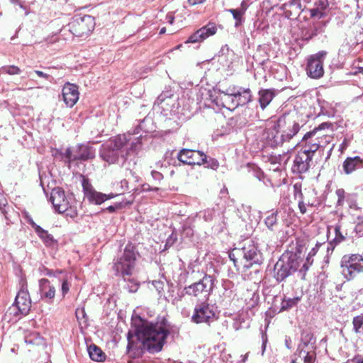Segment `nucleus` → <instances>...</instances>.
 Returning a JSON list of instances; mask_svg holds the SVG:
<instances>
[{
	"label": "nucleus",
	"instance_id": "nucleus-1",
	"mask_svg": "<svg viewBox=\"0 0 363 363\" xmlns=\"http://www.w3.org/2000/svg\"><path fill=\"white\" fill-rule=\"evenodd\" d=\"M132 326L137 340H133V335L129 331L127 335L128 352L139 355L143 348L152 354L162 350L169 333V326L164 321L152 323L136 316L132 318Z\"/></svg>",
	"mask_w": 363,
	"mask_h": 363
},
{
	"label": "nucleus",
	"instance_id": "nucleus-2",
	"mask_svg": "<svg viewBox=\"0 0 363 363\" xmlns=\"http://www.w3.org/2000/svg\"><path fill=\"white\" fill-rule=\"evenodd\" d=\"M301 126L290 113H284L277 119H271L264 129L262 138L272 147H278L289 143L299 132Z\"/></svg>",
	"mask_w": 363,
	"mask_h": 363
},
{
	"label": "nucleus",
	"instance_id": "nucleus-3",
	"mask_svg": "<svg viewBox=\"0 0 363 363\" xmlns=\"http://www.w3.org/2000/svg\"><path fill=\"white\" fill-rule=\"evenodd\" d=\"M129 135H118L111 138L101 145L99 155L101 159L108 164L119 163L123 165L128 157L131 152H137L140 147V140L138 138L135 141H131Z\"/></svg>",
	"mask_w": 363,
	"mask_h": 363
},
{
	"label": "nucleus",
	"instance_id": "nucleus-4",
	"mask_svg": "<svg viewBox=\"0 0 363 363\" xmlns=\"http://www.w3.org/2000/svg\"><path fill=\"white\" fill-rule=\"evenodd\" d=\"M31 308V300L26 286L23 285L18 292L14 303L4 314V320L16 323L23 316L27 315Z\"/></svg>",
	"mask_w": 363,
	"mask_h": 363
},
{
	"label": "nucleus",
	"instance_id": "nucleus-5",
	"mask_svg": "<svg viewBox=\"0 0 363 363\" xmlns=\"http://www.w3.org/2000/svg\"><path fill=\"white\" fill-rule=\"evenodd\" d=\"M302 262L301 257L295 253L282 255L274 267V277L279 282L295 272Z\"/></svg>",
	"mask_w": 363,
	"mask_h": 363
},
{
	"label": "nucleus",
	"instance_id": "nucleus-6",
	"mask_svg": "<svg viewBox=\"0 0 363 363\" xmlns=\"http://www.w3.org/2000/svg\"><path fill=\"white\" fill-rule=\"evenodd\" d=\"M137 252L132 244H128L118 255L113 264L116 274L124 277L132 274L135 265Z\"/></svg>",
	"mask_w": 363,
	"mask_h": 363
},
{
	"label": "nucleus",
	"instance_id": "nucleus-7",
	"mask_svg": "<svg viewBox=\"0 0 363 363\" xmlns=\"http://www.w3.org/2000/svg\"><path fill=\"white\" fill-rule=\"evenodd\" d=\"M340 273L347 281L354 279L363 273V256L359 254H347L340 262Z\"/></svg>",
	"mask_w": 363,
	"mask_h": 363
},
{
	"label": "nucleus",
	"instance_id": "nucleus-8",
	"mask_svg": "<svg viewBox=\"0 0 363 363\" xmlns=\"http://www.w3.org/2000/svg\"><path fill=\"white\" fill-rule=\"evenodd\" d=\"M214 279L205 275L199 281L184 288L186 294L196 298H208L213 291Z\"/></svg>",
	"mask_w": 363,
	"mask_h": 363
},
{
	"label": "nucleus",
	"instance_id": "nucleus-9",
	"mask_svg": "<svg viewBox=\"0 0 363 363\" xmlns=\"http://www.w3.org/2000/svg\"><path fill=\"white\" fill-rule=\"evenodd\" d=\"M330 126L331 123H323L313 130L306 133L299 143L301 150L313 157L320 149V144L318 143V138L316 137L317 133L320 130L329 128Z\"/></svg>",
	"mask_w": 363,
	"mask_h": 363
},
{
	"label": "nucleus",
	"instance_id": "nucleus-10",
	"mask_svg": "<svg viewBox=\"0 0 363 363\" xmlns=\"http://www.w3.org/2000/svg\"><path fill=\"white\" fill-rule=\"evenodd\" d=\"M94 18L89 15L78 18L69 24L70 32L77 37L89 35L94 30Z\"/></svg>",
	"mask_w": 363,
	"mask_h": 363
},
{
	"label": "nucleus",
	"instance_id": "nucleus-11",
	"mask_svg": "<svg viewBox=\"0 0 363 363\" xmlns=\"http://www.w3.org/2000/svg\"><path fill=\"white\" fill-rule=\"evenodd\" d=\"M95 149L86 145H78L73 148H67L65 157L69 162L82 160L86 161L94 158Z\"/></svg>",
	"mask_w": 363,
	"mask_h": 363
},
{
	"label": "nucleus",
	"instance_id": "nucleus-12",
	"mask_svg": "<svg viewBox=\"0 0 363 363\" xmlns=\"http://www.w3.org/2000/svg\"><path fill=\"white\" fill-rule=\"evenodd\" d=\"M216 319L215 307L206 302L196 305L191 320L196 323H209Z\"/></svg>",
	"mask_w": 363,
	"mask_h": 363
},
{
	"label": "nucleus",
	"instance_id": "nucleus-13",
	"mask_svg": "<svg viewBox=\"0 0 363 363\" xmlns=\"http://www.w3.org/2000/svg\"><path fill=\"white\" fill-rule=\"evenodd\" d=\"M326 55L327 52L322 50L310 57L306 69L308 77L319 79L323 76V62Z\"/></svg>",
	"mask_w": 363,
	"mask_h": 363
},
{
	"label": "nucleus",
	"instance_id": "nucleus-14",
	"mask_svg": "<svg viewBox=\"0 0 363 363\" xmlns=\"http://www.w3.org/2000/svg\"><path fill=\"white\" fill-rule=\"evenodd\" d=\"M236 252L242 253L243 258L247 262L245 267L247 268H250L253 264L260 265L263 262L262 254L253 244L244 246L240 250H236Z\"/></svg>",
	"mask_w": 363,
	"mask_h": 363
},
{
	"label": "nucleus",
	"instance_id": "nucleus-15",
	"mask_svg": "<svg viewBox=\"0 0 363 363\" xmlns=\"http://www.w3.org/2000/svg\"><path fill=\"white\" fill-rule=\"evenodd\" d=\"M177 159L185 164L201 165L206 160V155L198 150L182 149L178 153Z\"/></svg>",
	"mask_w": 363,
	"mask_h": 363
},
{
	"label": "nucleus",
	"instance_id": "nucleus-16",
	"mask_svg": "<svg viewBox=\"0 0 363 363\" xmlns=\"http://www.w3.org/2000/svg\"><path fill=\"white\" fill-rule=\"evenodd\" d=\"M82 186L85 198L93 204L100 205L105 201L116 196L113 194H106L96 191L92 186L85 180H84Z\"/></svg>",
	"mask_w": 363,
	"mask_h": 363
},
{
	"label": "nucleus",
	"instance_id": "nucleus-17",
	"mask_svg": "<svg viewBox=\"0 0 363 363\" xmlns=\"http://www.w3.org/2000/svg\"><path fill=\"white\" fill-rule=\"evenodd\" d=\"M313 157L312 155L304 152L301 150L298 151L294 160L293 172L298 174L306 172L311 167Z\"/></svg>",
	"mask_w": 363,
	"mask_h": 363
},
{
	"label": "nucleus",
	"instance_id": "nucleus-18",
	"mask_svg": "<svg viewBox=\"0 0 363 363\" xmlns=\"http://www.w3.org/2000/svg\"><path fill=\"white\" fill-rule=\"evenodd\" d=\"M50 200L55 211L60 213H62L63 211H65L69 204L65 197V191L60 188H55L52 189Z\"/></svg>",
	"mask_w": 363,
	"mask_h": 363
},
{
	"label": "nucleus",
	"instance_id": "nucleus-19",
	"mask_svg": "<svg viewBox=\"0 0 363 363\" xmlns=\"http://www.w3.org/2000/svg\"><path fill=\"white\" fill-rule=\"evenodd\" d=\"M62 95L65 104L72 107L79 99L78 87L73 84L67 83L62 88Z\"/></svg>",
	"mask_w": 363,
	"mask_h": 363
},
{
	"label": "nucleus",
	"instance_id": "nucleus-20",
	"mask_svg": "<svg viewBox=\"0 0 363 363\" xmlns=\"http://www.w3.org/2000/svg\"><path fill=\"white\" fill-rule=\"evenodd\" d=\"M233 93L231 86L228 88L225 91H221L215 99L216 104L228 110H234L238 106L235 100L234 96L230 94Z\"/></svg>",
	"mask_w": 363,
	"mask_h": 363
},
{
	"label": "nucleus",
	"instance_id": "nucleus-21",
	"mask_svg": "<svg viewBox=\"0 0 363 363\" xmlns=\"http://www.w3.org/2000/svg\"><path fill=\"white\" fill-rule=\"evenodd\" d=\"M233 93L230 94L234 96L237 106H244L252 101V92L249 88L241 86H231Z\"/></svg>",
	"mask_w": 363,
	"mask_h": 363
},
{
	"label": "nucleus",
	"instance_id": "nucleus-22",
	"mask_svg": "<svg viewBox=\"0 0 363 363\" xmlns=\"http://www.w3.org/2000/svg\"><path fill=\"white\" fill-rule=\"evenodd\" d=\"M216 30L217 28L214 23H208L192 34L189 38L188 42L192 43L199 42L214 35L216 33Z\"/></svg>",
	"mask_w": 363,
	"mask_h": 363
},
{
	"label": "nucleus",
	"instance_id": "nucleus-23",
	"mask_svg": "<svg viewBox=\"0 0 363 363\" xmlns=\"http://www.w3.org/2000/svg\"><path fill=\"white\" fill-rule=\"evenodd\" d=\"M41 298L51 302L55 296V288L47 279H41L39 281Z\"/></svg>",
	"mask_w": 363,
	"mask_h": 363
},
{
	"label": "nucleus",
	"instance_id": "nucleus-24",
	"mask_svg": "<svg viewBox=\"0 0 363 363\" xmlns=\"http://www.w3.org/2000/svg\"><path fill=\"white\" fill-rule=\"evenodd\" d=\"M342 168L346 174H350L354 171L363 168V160L359 156L348 157L344 161Z\"/></svg>",
	"mask_w": 363,
	"mask_h": 363
},
{
	"label": "nucleus",
	"instance_id": "nucleus-25",
	"mask_svg": "<svg viewBox=\"0 0 363 363\" xmlns=\"http://www.w3.org/2000/svg\"><path fill=\"white\" fill-rule=\"evenodd\" d=\"M34 228L35 233L43 241L45 245L48 247H53L57 244V240L54 239L53 236L48 233V232L43 229L40 226L35 224L33 221L30 223Z\"/></svg>",
	"mask_w": 363,
	"mask_h": 363
},
{
	"label": "nucleus",
	"instance_id": "nucleus-26",
	"mask_svg": "<svg viewBox=\"0 0 363 363\" xmlns=\"http://www.w3.org/2000/svg\"><path fill=\"white\" fill-rule=\"evenodd\" d=\"M286 6L289 7V10L286 11L289 16L306 11L307 4L305 0H291Z\"/></svg>",
	"mask_w": 363,
	"mask_h": 363
},
{
	"label": "nucleus",
	"instance_id": "nucleus-27",
	"mask_svg": "<svg viewBox=\"0 0 363 363\" xmlns=\"http://www.w3.org/2000/svg\"><path fill=\"white\" fill-rule=\"evenodd\" d=\"M153 129L152 127V121L150 117H145L140 123L135 126L133 132H128L127 135H129V138H130L131 135H138L140 133V130H143L145 133H148L152 131Z\"/></svg>",
	"mask_w": 363,
	"mask_h": 363
},
{
	"label": "nucleus",
	"instance_id": "nucleus-28",
	"mask_svg": "<svg viewBox=\"0 0 363 363\" xmlns=\"http://www.w3.org/2000/svg\"><path fill=\"white\" fill-rule=\"evenodd\" d=\"M258 95L259 106L262 110L270 104L275 96L272 89H261L259 91Z\"/></svg>",
	"mask_w": 363,
	"mask_h": 363
},
{
	"label": "nucleus",
	"instance_id": "nucleus-29",
	"mask_svg": "<svg viewBox=\"0 0 363 363\" xmlns=\"http://www.w3.org/2000/svg\"><path fill=\"white\" fill-rule=\"evenodd\" d=\"M315 342V338L311 332L304 331L301 335V343L299 345L298 349L306 347L308 350H314Z\"/></svg>",
	"mask_w": 363,
	"mask_h": 363
},
{
	"label": "nucleus",
	"instance_id": "nucleus-30",
	"mask_svg": "<svg viewBox=\"0 0 363 363\" xmlns=\"http://www.w3.org/2000/svg\"><path fill=\"white\" fill-rule=\"evenodd\" d=\"M184 289L182 291L176 290L172 284L167 291V296L166 297L168 301H170L173 305H177L180 302L185 295Z\"/></svg>",
	"mask_w": 363,
	"mask_h": 363
},
{
	"label": "nucleus",
	"instance_id": "nucleus-31",
	"mask_svg": "<svg viewBox=\"0 0 363 363\" xmlns=\"http://www.w3.org/2000/svg\"><path fill=\"white\" fill-rule=\"evenodd\" d=\"M325 23L317 22L307 30L305 34L306 39H311L315 36L322 34L325 31Z\"/></svg>",
	"mask_w": 363,
	"mask_h": 363
},
{
	"label": "nucleus",
	"instance_id": "nucleus-32",
	"mask_svg": "<svg viewBox=\"0 0 363 363\" xmlns=\"http://www.w3.org/2000/svg\"><path fill=\"white\" fill-rule=\"evenodd\" d=\"M88 352L90 358L96 362H102L105 359L106 355L102 350L96 345H91L88 347Z\"/></svg>",
	"mask_w": 363,
	"mask_h": 363
},
{
	"label": "nucleus",
	"instance_id": "nucleus-33",
	"mask_svg": "<svg viewBox=\"0 0 363 363\" xmlns=\"http://www.w3.org/2000/svg\"><path fill=\"white\" fill-rule=\"evenodd\" d=\"M172 95L169 91L162 92L155 100V105L161 106L163 110H168V106L173 100Z\"/></svg>",
	"mask_w": 363,
	"mask_h": 363
},
{
	"label": "nucleus",
	"instance_id": "nucleus-34",
	"mask_svg": "<svg viewBox=\"0 0 363 363\" xmlns=\"http://www.w3.org/2000/svg\"><path fill=\"white\" fill-rule=\"evenodd\" d=\"M264 223L267 228L272 231L276 230V227L278 225L277 222V211L272 212L267 216L264 220Z\"/></svg>",
	"mask_w": 363,
	"mask_h": 363
},
{
	"label": "nucleus",
	"instance_id": "nucleus-35",
	"mask_svg": "<svg viewBox=\"0 0 363 363\" xmlns=\"http://www.w3.org/2000/svg\"><path fill=\"white\" fill-rule=\"evenodd\" d=\"M353 330L357 334L363 333V313L354 317L352 320Z\"/></svg>",
	"mask_w": 363,
	"mask_h": 363
},
{
	"label": "nucleus",
	"instance_id": "nucleus-36",
	"mask_svg": "<svg viewBox=\"0 0 363 363\" xmlns=\"http://www.w3.org/2000/svg\"><path fill=\"white\" fill-rule=\"evenodd\" d=\"M321 131L322 130H320L316 135V137L318 138V143L320 144V149L325 148L330 143L333 139L331 135L323 134Z\"/></svg>",
	"mask_w": 363,
	"mask_h": 363
},
{
	"label": "nucleus",
	"instance_id": "nucleus-37",
	"mask_svg": "<svg viewBox=\"0 0 363 363\" xmlns=\"http://www.w3.org/2000/svg\"><path fill=\"white\" fill-rule=\"evenodd\" d=\"M300 301L299 297L284 298L281 303L282 310H289L296 306Z\"/></svg>",
	"mask_w": 363,
	"mask_h": 363
},
{
	"label": "nucleus",
	"instance_id": "nucleus-38",
	"mask_svg": "<svg viewBox=\"0 0 363 363\" xmlns=\"http://www.w3.org/2000/svg\"><path fill=\"white\" fill-rule=\"evenodd\" d=\"M124 278L125 285L123 287L127 289L128 292L134 293L136 292L138 289V284L133 279H126Z\"/></svg>",
	"mask_w": 363,
	"mask_h": 363
},
{
	"label": "nucleus",
	"instance_id": "nucleus-39",
	"mask_svg": "<svg viewBox=\"0 0 363 363\" xmlns=\"http://www.w3.org/2000/svg\"><path fill=\"white\" fill-rule=\"evenodd\" d=\"M313 350H305L303 348L300 350V356H303L304 363H313L315 356L312 352Z\"/></svg>",
	"mask_w": 363,
	"mask_h": 363
},
{
	"label": "nucleus",
	"instance_id": "nucleus-40",
	"mask_svg": "<svg viewBox=\"0 0 363 363\" xmlns=\"http://www.w3.org/2000/svg\"><path fill=\"white\" fill-rule=\"evenodd\" d=\"M1 73L8 74L10 75L19 74L21 73V69L15 65L4 66L1 68Z\"/></svg>",
	"mask_w": 363,
	"mask_h": 363
},
{
	"label": "nucleus",
	"instance_id": "nucleus-41",
	"mask_svg": "<svg viewBox=\"0 0 363 363\" xmlns=\"http://www.w3.org/2000/svg\"><path fill=\"white\" fill-rule=\"evenodd\" d=\"M228 11L233 15V18L235 20V27L238 28L244 21V15L238 12L237 10H235L234 9H230Z\"/></svg>",
	"mask_w": 363,
	"mask_h": 363
},
{
	"label": "nucleus",
	"instance_id": "nucleus-42",
	"mask_svg": "<svg viewBox=\"0 0 363 363\" xmlns=\"http://www.w3.org/2000/svg\"><path fill=\"white\" fill-rule=\"evenodd\" d=\"M313 255V253H312V252H311L308 254V255L306 257L305 261H303L301 258V259L302 260V262L300 263V265L302 264L301 267L300 268L301 272L305 273L309 269V267L312 265L313 260L311 257Z\"/></svg>",
	"mask_w": 363,
	"mask_h": 363
},
{
	"label": "nucleus",
	"instance_id": "nucleus-43",
	"mask_svg": "<svg viewBox=\"0 0 363 363\" xmlns=\"http://www.w3.org/2000/svg\"><path fill=\"white\" fill-rule=\"evenodd\" d=\"M340 225L337 224L334 227V231L335 234V237L333 239V242L330 243V245H333V242H335V244L340 243L342 240H344L345 237L342 235V234L340 232Z\"/></svg>",
	"mask_w": 363,
	"mask_h": 363
},
{
	"label": "nucleus",
	"instance_id": "nucleus-44",
	"mask_svg": "<svg viewBox=\"0 0 363 363\" xmlns=\"http://www.w3.org/2000/svg\"><path fill=\"white\" fill-rule=\"evenodd\" d=\"M206 164V167L211 168L212 169H217L219 167V162L217 160L214 158H209L208 159L207 156L206 155V160L203 161L202 164Z\"/></svg>",
	"mask_w": 363,
	"mask_h": 363
},
{
	"label": "nucleus",
	"instance_id": "nucleus-45",
	"mask_svg": "<svg viewBox=\"0 0 363 363\" xmlns=\"http://www.w3.org/2000/svg\"><path fill=\"white\" fill-rule=\"evenodd\" d=\"M40 338L36 334H30L25 337V342L28 345L38 344Z\"/></svg>",
	"mask_w": 363,
	"mask_h": 363
},
{
	"label": "nucleus",
	"instance_id": "nucleus-46",
	"mask_svg": "<svg viewBox=\"0 0 363 363\" xmlns=\"http://www.w3.org/2000/svg\"><path fill=\"white\" fill-rule=\"evenodd\" d=\"M65 213L67 217H69L71 218H74L77 216V210L76 206L68 205L67 209L65 211H63L62 213Z\"/></svg>",
	"mask_w": 363,
	"mask_h": 363
},
{
	"label": "nucleus",
	"instance_id": "nucleus-47",
	"mask_svg": "<svg viewBox=\"0 0 363 363\" xmlns=\"http://www.w3.org/2000/svg\"><path fill=\"white\" fill-rule=\"evenodd\" d=\"M123 207V204L121 202L116 203L114 205L109 206L106 208V210L110 213H113L118 209H121Z\"/></svg>",
	"mask_w": 363,
	"mask_h": 363
},
{
	"label": "nucleus",
	"instance_id": "nucleus-48",
	"mask_svg": "<svg viewBox=\"0 0 363 363\" xmlns=\"http://www.w3.org/2000/svg\"><path fill=\"white\" fill-rule=\"evenodd\" d=\"M69 290V284L67 281L64 280L62 284L61 292L63 297L68 293Z\"/></svg>",
	"mask_w": 363,
	"mask_h": 363
},
{
	"label": "nucleus",
	"instance_id": "nucleus-49",
	"mask_svg": "<svg viewBox=\"0 0 363 363\" xmlns=\"http://www.w3.org/2000/svg\"><path fill=\"white\" fill-rule=\"evenodd\" d=\"M34 73L36 74L38 77L44 78L45 79L48 80L49 82H51L53 79L52 77H51L50 74H46L42 71L35 70Z\"/></svg>",
	"mask_w": 363,
	"mask_h": 363
},
{
	"label": "nucleus",
	"instance_id": "nucleus-50",
	"mask_svg": "<svg viewBox=\"0 0 363 363\" xmlns=\"http://www.w3.org/2000/svg\"><path fill=\"white\" fill-rule=\"evenodd\" d=\"M76 316L79 320H82V319H84V323H86V313L83 308L77 309L76 311Z\"/></svg>",
	"mask_w": 363,
	"mask_h": 363
},
{
	"label": "nucleus",
	"instance_id": "nucleus-51",
	"mask_svg": "<svg viewBox=\"0 0 363 363\" xmlns=\"http://www.w3.org/2000/svg\"><path fill=\"white\" fill-rule=\"evenodd\" d=\"M247 8H248V4H247V2L245 0H243L240 4V6L238 9H236L235 10H237V11L240 13L241 14L244 15L247 11Z\"/></svg>",
	"mask_w": 363,
	"mask_h": 363
},
{
	"label": "nucleus",
	"instance_id": "nucleus-52",
	"mask_svg": "<svg viewBox=\"0 0 363 363\" xmlns=\"http://www.w3.org/2000/svg\"><path fill=\"white\" fill-rule=\"evenodd\" d=\"M214 211L211 209H207L203 213V218L206 221H210L213 218Z\"/></svg>",
	"mask_w": 363,
	"mask_h": 363
},
{
	"label": "nucleus",
	"instance_id": "nucleus-53",
	"mask_svg": "<svg viewBox=\"0 0 363 363\" xmlns=\"http://www.w3.org/2000/svg\"><path fill=\"white\" fill-rule=\"evenodd\" d=\"M151 175H152L153 179L157 182H160L163 179V175L157 171H155V170L152 171Z\"/></svg>",
	"mask_w": 363,
	"mask_h": 363
},
{
	"label": "nucleus",
	"instance_id": "nucleus-54",
	"mask_svg": "<svg viewBox=\"0 0 363 363\" xmlns=\"http://www.w3.org/2000/svg\"><path fill=\"white\" fill-rule=\"evenodd\" d=\"M152 284L159 293H160L161 291L163 290L164 284L162 281H153Z\"/></svg>",
	"mask_w": 363,
	"mask_h": 363
},
{
	"label": "nucleus",
	"instance_id": "nucleus-55",
	"mask_svg": "<svg viewBox=\"0 0 363 363\" xmlns=\"http://www.w3.org/2000/svg\"><path fill=\"white\" fill-rule=\"evenodd\" d=\"M247 355H248V354H247H247H244V355L241 354V355H240V357H240V359H239V360H238V361H236V362L230 361V362H229V363H245V361H246V360H247Z\"/></svg>",
	"mask_w": 363,
	"mask_h": 363
},
{
	"label": "nucleus",
	"instance_id": "nucleus-56",
	"mask_svg": "<svg viewBox=\"0 0 363 363\" xmlns=\"http://www.w3.org/2000/svg\"><path fill=\"white\" fill-rule=\"evenodd\" d=\"M262 355H264V351L266 350L267 339V337L264 336V335H262Z\"/></svg>",
	"mask_w": 363,
	"mask_h": 363
},
{
	"label": "nucleus",
	"instance_id": "nucleus-57",
	"mask_svg": "<svg viewBox=\"0 0 363 363\" xmlns=\"http://www.w3.org/2000/svg\"><path fill=\"white\" fill-rule=\"evenodd\" d=\"M298 208L302 214H304L306 212V207L303 201L298 202Z\"/></svg>",
	"mask_w": 363,
	"mask_h": 363
},
{
	"label": "nucleus",
	"instance_id": "nucleus-58",
	"mask_svg": "<svg viewBox=\"0 0 363 363\" xmlns=\"http://www.w3.org/2000/svg\"><path fill=\"white\" fill-rule=\"evenodd\" d=\"M206 0H188V3L191 6H194V5H196V4H202Z\"/></svg>",
	"mask_w": 363,
	"mask_h": 363
},
{
	"label": "nucleus",
	"instance_id": "nucleus-59",
	"mask_svg": "<svg viewBox=\"0 0 363 363\" xmlns=\"http://www.w3.org/2000/svg\"><path fill=\"white\" fill-rule=\"evenodd\" d=\"M166 20L169 24H172L174 21V17L172 13H168L166 16Z\"/></svg>",
	"mask_w": 363,
	"mask_h": 363
},
{
	"label": "nucleus",
	"instance_id": "nucleus-60",
	"mask_svg": "<svg viewBox=\"0 0 363 363\" xmlns=\"http://www.w3.org/2000/svg\"><path fill=\"white\" fill-rule=\"evenodd\" d=\"M229 257L233 262L235 267H237V259L235 258V255L233 252L229 254Z\"/></svg>",
	"mask_w": 363,
	"mask_h": 363
},
{
	"label": "nucleus",
	"instance_id": "nucleus-61",
	"mask_svg": "<svg viewBox=\"0 0 363 363\" xmlns=\"http://www.w3.org/2000/svg\"><path fill=\"white\" fill-rule=\"evenodd\" d=\"M336 194H337V196H338V197H339L338 201H340V199L343 198L344 190H343V189H337V190L336 191Z\"/></svg>",
	"mask_w": 363,
	"mask_h": 363
},
{
	"label": "nucleus",
	"instance_id": "nucleus-62",
	"mask_svg": "<svg viewBox=\"0 0 363 363\" xmlns=\"http://www.w3.org/2000/svg\"><path fill=\"white\" fill-rule=\"evenodd\" d=\"M6 199H0V210L1 211L4 210V208L6 206Z\"/></svg>",
	"mask_w": 363,
	"mask_h": 363
},
{
	"label": "nucleus",
	"instance_id": "nucleus-63",
	"mask_svg": "<svg viewBox=\"0 0 363 363\" xmlns=\"http://www.w3.org/2000/svg\"><path fill=\"white\" fill-rule=\"evenodd\" d=\"M45 274L48 276H55V273L52 271V270H50V269H45Z\"/></svg>",
	"mask_w": 363,
	"mask_h": 363
},
{
	"label": "nucleus",
	"instance_id": "nucleus-64",
	"mask_svg": "<svg viewBox=\"0 0 363 363\" xmlns=\"http://www.w3.org/2000/svg\"><path fill=\"white\" fill-rule=\"evenodd\" d=\"M256 177L259 179V180H261L262 177H263V173L259 170L258 169L257 172H256Z\"/></svg>",
	"mask_w": 363,
	"mask_h": 363
}]
</instances>
